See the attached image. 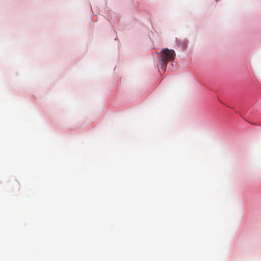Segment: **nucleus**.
<instances>
[{
  "label": "nucleus",
  "mask_w": 261,
  "mask_h": 261,
  "mask_svg": "<svg viewBox=\"0 0 261 261\" xmlns=\"http://www.w3.org/2000/svg\"><path fill=\"white\" fill-rule=\"evenodd\" d=\"M161 54L160 62L162 65V68L165 70L167 62L174 60L175 53L173 49L164 48L161 51Z\"/></svg>",
  "instance_id": "f257e3e1"
},
{
  "label": "nucleus",
  "mask_w": 261,
  "mask_h": 261,
  "mask_svg": "<svg viewBox=\"0 0 261 261\" xmlns=\"http://www.w3.org/2000/svg\"><path fill=\"white\" fill-rule=\"evenodd\" d=\"M219 0H216V2H218Z\"/></svg>",
  "instance_id": "f03ea898"
}]
</instances>
